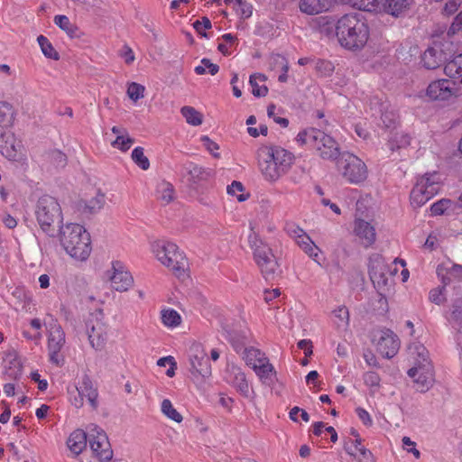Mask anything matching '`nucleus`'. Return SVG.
I'll use <instances>...</instances> for the list:
<instances>
[{
    "instance_id": "16",
    "label": "nucleus",
    "mask_w": 462,
    "mask_h": 462,
    "mask_svg": "<svg viewBox=\"0 0 462 462\" xmlns=\"http://www.w3.org/2000/svg\"><path fill=\"white\" fill-rule=\"evenodd\" d=\"M400 348V340L396 334L390 329H384L380 332V337L376 342L377 351L385 358L393 357Z\"/></svg>"
},
{
    "instance_id": "63",
    "label": "nucleus",
    "mask_w": 462,
    "mask_h": 462,
    "mask_svg": "<svg viewBox=\"0 0 462 462\" xmlns=\"http://www.w3.org/2000/svg\"><path fill=\"white\" fill-rule=\"evenodd\" d=\"M381 119L386 128H391L395 125L397 116L393 112L386 111L382 114Z\"/></svg>"
},
{
    "instance_id": "14",
    "label": "nucleus",
    "mask_w": 462,
    "mask_h": 462,
    "mask_svg": "<svg viewBox=\"0 0 462 462\" xmlns=\"http://www.w3.org/2000/svg\"><path fill=\"white\" fill-rule=\"evenodd\" d=\"M408 375L413 378L417 385V390L425 393L430 390L434 383V369L431 363H423L415 365L408 371Z\"/></svg>"
},
{
    "instance_id": "43",
    "label": "nucleus",
    "mask_w": 462,
    "mask_h": 462,
    "mask_svg": "<svg viewBox=\"0 0 462 462\" xmlns=\"http://www.w3.org/2000/svg\"><path fill=\"white\" fill-rule=\"evenodd\" d=\"M314 69L320 77H328L334 71V65L332 62L326 60H314Z\"/></svg>"
},
{
    "instance_id": "40",
    "label": "nucleus",
    "mask_w": 462,
    "mask_h": 462,
    "mask_svg": "<svg viewBox=\"0 0 462 462\" xmlns=\"http://www.w3.org/2000/svg\"><path fill=\"white\" fill-rule=\"evenodd\" d=\"M411 137L402 133H395L388 142V147L392 152L396 149L407 147L410 144Z\"/></svg>"
},
{
    "instance_id": "12",
    "label": "nucleus",
    "mask_w": 462,
    "mask_h": 462,
    "mask_svg": "<svg viewBox=\"0 0 462 462\" xmlns=\"http://www.w3.org/2000/svg\"><path fill=\"white\" fill-rule=\"evenodd\" d=\"M65 344V333L60 324L54 323L50 327L48 337V350L50 361L58 366H61L64 359L60 356V352Z\"/></svg>"
},
{
    "instance_id": "26",
    "label": "nucleus",
    "mask_w": 462,
    "mask_h": 462,
    "mask_svg": "<svg viewBox=\"0 0 462 462\" xmlns=\"http://www.w3.org/2000/svg\"><path fill=\"white\" fill-rule=\"evenodd\" d=\"M105 203L106 195L100 190H97L96 196L89 200L81 199L79 201L78 207L83 213L95 214L103 208Z\"/></svg>"
},
{
    "instance_id": "8",
    "label": "nucleus",
    "mask_w": 462,
    "mask_h": 462,
    "mask_svg": "<svg viewBox=\"0 0 462 462\" xmlns=\"http://www.w3.org/2000/svg\"><path fill=\"white\" fill-rule=\"evenodd\" d=\"M441 188L440 175L434 171L426 173L417 179L411 191V201L415 207H421L439 193Z\"/></svg>"
},
{
    "instance_id": "37",
    "label": "nucleus",
    "mask_w": 462,
    "mask_h": 462,
    "mask_svg": "<svg viewBox=\"0 0 462 462\" xmlns=\"http://www.w3.org/2000/svg\"><path fill=\"white\" fill-rule=\"evenodd\" d=\"M158 199L164 204H169L174 199V188L170 182H162L157 189Z\"/></svg>"
},
{
    "instance_id": "32",
    "label": "nucleus",
    "mask_w": 462,
    "mask_h": 462,
    "mask_svg": "<svg viewBox=\"0 0 462 462\" xmlns=\"http://www.w3.org/2000/svg\"><path fill=\"white\" fill-rule=\"evenodd\" d=\"M266 77L263 74L256 73L250 76L249 83L252 87V93L254 97H265L268 93V88L265 85H259V82H264Z\"/></svg>"
},
{
    "instance_id": "56",
    "label": "nucleus",
    "mask_w": 462,
    "mask_h": 462,
    "mask_svg": "<svg viewBox=\"0 0 462 462\" xmlns=\"http://www.w3.org/2000/svg\"><path fill=\"white\" fill-rule=\"evenodd\" d=\"M459 32H462V10L456 15L452 23L448 29V36H452Z\"/></svg>"
},
{
    "instance_id": "61",
    "label": "nucleus",
    "mask_w": 462,
    "mask_h": 462,
    "mask_svg": "<svg viewBox=\"0 0 462 462\" xmlns=\"http://www.w3.org/2000/svg\"><path fill=\"white\" fill-rule=\"evenodd\" d=\"M415 350H416L417 356L419 357L416 360L415 365H422L423 363H430V361L429 360V352L422 345L416 346Z\"/></svg>"
},
{
    "instance_id": "41",
    "label": "nucleus",
    "mask_w": 462,
    "mask_h": 462,
    "mask_svg": "<svg viewBox=\"0 0 462 462\" xmlns=\"http://www.w3.org/2000/svg\"><path fill=\"white\" fill-rule=\"evenodd\" d=\"M356 5L360 10L370 13H383V0H358Z\"/></svg>"
},
{
    "instance_id": "2",
    "label": "nucleus",
    "mask_w": 462,
    "mask_h": 462,
    "mask_svg": "<svg viewBox=\"0 0 462 462\" xmlns=\"http://www.w3.org/2000/svg\"><path fill=\"white\" fill-rule=\"evenodd\" d=\"M336 36L342 47L350 51L363 49L369 39V26L360 13L342 15L335 24Z\"/></svg>"
},
{
    "instance_id": "64",
    "label": "nucleus",
    "mask_w": 462,
    "mask_h": 462,
    "mask_svg": "<svg viewBox=\"0 0 462 462\" xmlns=\"http://www.w3.org/2000/svg\"><path fill=\"white\" fill-rule=\"evenodd\" d=\"M402 444L408 452L412 453L416 458H420V452L415 448V442L409 437L402 438Z\"/></svg>"
},
{
    "instance_id": "5",
    "label": "nucleus",
    "mask_w": 462,
    "mask_h": 462,
    "mask_svg": "<svg viewBox=\"0 0 462 462\" xmlns=\"http://www.w3.org/2000/svg\"><path fill=\"white\" fill-rule=\"evenodd\" d=\"M35 216L41 229L49 236H56V226L62 222L61 208L56 199L44 195L37 202Z\"/></svg>"
},
{
    "instance_id": "57",
    "label": "nucleus",
    "mask_w": 462,
    "mask_h": 462,
    "mask_svg": "<svg viewBox=\"0 0 462 462\" xmlns=\"http://www.w3.org/2000/svg\"><path fill=\"white\" fill-rule=\"evenodd\" d=\"M284 230L286 231L288 236L294 241L300 238V236L305 233V231L301 227H300L298 225L294 223L286 224Z\"/></svg>"
},
{
    "instance_id": "62",
    "label": "nucleus",
    "mask_w": 462,
    "mask_h": 462,
    "mask_svg": "<svg viewBox=\"0 0 462 462\" xmlns=\"http://www.w3.org/2000/svg\"><path fill=\"white\" fill-rule=\"evenodd\" d=\"M359 457H356L357 462H374L372 452L365 447L358 448Z\"/></svg>"
},
{
    "instance_id": "49",
    "label": "nucleus",
    "mask_w": 462,
    "mask_h": 462,
    "mask_svg": "<svg viewBox=\"0 0 462 462\" xmlns=\"http://www.w3.org/2000/svg\"><path fill=\"white\" fill-rule=\"evenodd\" d=\"M144 90H145V88L143 85L135 83V82H132L128 86L127 95L130 99H132L133 101L135 102V101L139 100L140 98L143 97Z\"/></svg>"
},
{
    "instance_id": "59",
    "label": "nucleus",
    "mask_w": 462,
    "mask_h": 462,
    "mask_svg": "<svg viewBox=\"0 0 462 462\" xmlns=\"http://www.w3.org/2000/svg\"><path fill=\"white\" fill-rule=\"evenodd\" d=\"M380 376L375 372H366L364 374V382L367 386L370 387H378L380 384Z\"/></svg>"
},
{
    "instance_id": "29",
    "label": "nucleus",
    "mask_w": 462,
    "mask_h": 462,
    "mask_svg": "<svg viewBox=\"0 0 462 462\" xmlns=\"http://www.w3.org/2000/svg\"><path fill=\"white\" fill-rule=\"evenodd\" d=\"M14 109L7 102H0V132L8 130L14 122Z\"/></svg>"
},
{
    "instance_id": "60",
    "label": "nucleus",
    "mask_w": 462,
    "mask_h": 462,
    "mask_svg": "<svg viewBox=\"0 0 462 462\" xmlns=\"http://www.w3.org/2000/svg\"><path fill=\"white\" fill-rule=\"evenodd\" d=\"M203 145L205 146V148L212 153V155L216 158H217L219 156L218 153H216L214 152L215 151H217L219 149V146L217 143H215L214 141H212L208 136L207 135H203L201 138H200Z\"/></svg>"
},
{
    "instance_id": "34",
    "label": "nucleus",
    "mask_w": 462,
    "mask_h": 462,
    "mask_svg": "<svg viewBox=\"0 0 462 462\" xmlns=\"http://www.w3.org/2000/svg\"><path fill=\"white\" fill-rule=\"evenodd\" d=\"M245 359L248 365L252 366L254 369V365H261L263 362V359H268L264 353L261 352L259 349L251 347L245 349Z\"/></svg>"
},
{
    "instance_id": "18",
    "label": "nucleus",
    "mask_w": 462,
    "mask_h": 462,
    "mask_svg": "<svg viewBox=\"0 0 462 462\" xmlns=\"http://www.w3.org/2000/svg\"><path fill=\"white\" fill-rule=\"evenodd\" d=\"M87 333L92 347L101 350L107 338V328L97 319H90L87 322Z\"/></svg>"
},
{
    "instance_id": "54",
    "label": "nucleus",
    "mask_w": 462,
    "mask_h": 462,
    "mask_svg": "<svg viewBox=\"0 0 462 462\" xmlns=\"http://www.w3.org/2000/svg\"><path fill=\"white\" fill-rule=\"evenodd\" d=\"M451 201L449 199H440L430 207L431 214L434 216L442 215L449 207Z\"/></svg>"
},
{
    "instance_id": "45",
    "label": "nucleus",
    "mask_w": 462,
    "mask_h": 462,
    "mask_svg": "<svg viewBox=\"0 0 462 462\" xmlns=\"http://www.w3.org/2000/svg\"><path fill=\"white\" fill-rule=\"evenodd\" d=\"M132 159L142 170H148L150 162L148 158L144 155L143 148L135 147L132 152Z\"/></svg>"
},
{
    "instance_id": "53",
    "label": "nucleus",
    "mask_w": 462,
    "mask_h": 462,
    "mask_svg": "<svg viewBox=\"0 0 462 462\" xmlns=\"http://www.w3.org/2000/svg\"><path fill=\"white\" fill-rule=\"evenodd\" d=\"M194 29L197 31L199 34H200L202 37L208 38V34L204 32L206 29H210L212 27L210 20L204 16L202 19L197 20L193 23Z\"/></svg>"
},
{
    "instance_id": "28",
    "label": "nucleus",
    "mask_w": 462,
    "mask_h": 462,
    "mask_svg": "<svg viewBox=\"0 0 462 462\" xmlns=\"http://www.w3.org/2000/svg\"><path fill=\"white\" fill-rule=\"evenodd\" d=\"M295 242L305 254L319 263L320 249L315 245L306 232L300 236V238L295 240Z\"/></svg>"
},
{
    "instance_id": "11",
    "label": "nucleus",
    "mask_w": 462,
    "mask_h": 462,
    "mask_svg": "<svg viewBox=\"0 0 462 462\" xmlns=\"http://www.w3.org/2000/svg\"><path fill=\"white\" fill-rule=\"evenodd\" d=\"M389 269L383 259L375 255L369 261V276L380 295L385 294L390 290L391 280L388 277Z\"/></svg>"
},
{
    "instance_id": "58",
    "label": "nucleus",
    "mask_w": 462,
    "mask_h": 462,
    "mask_svg": "<svg viewBox=\"0 0 462 462\" xmlns=\"http://www.w3.org/2000/svg\"><path fill=\"white\" fill-rule=\"evenodd\" d=\"M275 109L276 106L273 104H271L267 107V114L270 118H273L275 123L280 125L282 127H287L289 125V120L284 117H280L278 116H275Z\"/></svg>"
},
{
    "instance_id": "47",
    "label": "nucleus",
    "mask_w": 462,
    "mask_h": 462,
    "mask_svg": "<svg viewBox=\"0 0 462 462\" xmlns=\"http://www.w3.org/2000/svg\"><path fill=\"white\" fill-rule=\"evenodd\" d=\"M134 143V140L131 138L127 132L124 134H119L114 142L112 146L120 149L123 152H126L130 149L131 145Z\"/></svg>"
},
{
    "instance_id": "24",
    "label": "nucleus",
    "mask_w": 462,
    "mask_h": 462,
    "mask_svg": "<svg viewBox=\"0 0 462 462\" xmlns=\"http://www.w3.org/2000/svg\"><path fill=\"white\" fill-rule=\"evenodd\" d=\"M412 3L413 0H383V13L395 18L402 17Z\"/></svg>"
},
{
    "instance_id": "6",
    "label": "nucleus",
    "mask_w": 462,
    "mask_h": 462,
    "mask_svg": "<svg viewBox=\"0 0 462 462\" xmlns=\"http://www.w3.org/2000/svg\"><path fill=\"white\" fill-rule=\"evenodd\" d=\"M152 252L158 261L170 268L176 276L180 277L185 273L188 260L175 244L165 240L156 241L152 244Z\"/></svg>"
},
{
    "instance_id": "55",
    "label": "nucleus",
    "mask_w": 462,
    "mask_h": 462,
    "mask_svg": "<svg viewBox=\"0 0 462 462\" xmlns=\"http://www.w3.org/2000/svg\"><path fill=\"white\" fill-rule=\"evenodd\" d=\"M334 315L339 319L337 326H346L349 321V312L346 307L340 306L333 311Z\"/></svg>"
},
{
    "instance_id": "50",
    "label": "nucleus",
    "mask_w": 462,
    "mask_h": 462,
    "mask_svg": "<svg viewBox=\"0 0 462 462\" xmlns=\"http://www.w3.org/2000/svg\"><path fill=\"white\" fill-rule=\"evenodd\" d=\"M244 190V186L240 181L234 180L231 185L227 186V193L232 196H236L238 201L242 202L247 199L248 195L238 194Z\"/></svg>"
},
{
    "instance_id": "46",
    "label": "nucleus",
    "mask_w": 462,
    "mask_h": 462,
    "mask_svg": "<svg viewBox=\"0 0 462 462\" xmlns=\"http://www.w3.org/2000/svg\"><path fill=\"white\" fill-rule=\"evenodd\" d=\"M442 270L438 268V275L442 276V282L444 285L448 284L452 278L461 279L462 278V265L454 264L448 272L447 275L441 274Z\"/></svg>"
},
{
    "instance_id": "7",
    "label": "nucleus",
    "mask_w": 462,
    "mask_h": 462,
    "mask_svg": "<svg viewBox=\"0 0 462 462\" xmlns=\"http://www.w3.org/2000/svg\"><path fill=\"white\" fill-rule=\"evenodd\" d=\"M249 245L254 251V258L266 281L273 280L279 273V264L272 249L255 233L249 236Z\"/></svg>"
},
{
    "instance_id": "33",
    "label": "nucleus",
    "mask_w": 462,
    "mask_h": 462,
    "mask_svg": "<svg viewBox=\"0 0 462 462\" xmlns=\"http://www.w3.org/2000/svg\"><path fill=\"white\" fill-rule=\"evenodd\" d=\"M254 371L264 383L272 381L273 377L276 374L274 367L269 362V359H263V362L261 363V365H254Z\"/></svg>"
},
{
    "instance_id": "30",
    "label": "nucleus",
    "mask_w": 462,
    "mask_h": 462,
    "mask_svg": "<svg viewBox=\"0 0 462 462\" xmlns=\"http://www.w3.org/2000/svg\"><path fill=\"white\" fill-rule=\"evenodd\" d=\"M232 379L231 383L233 386L242 394L244 397H249V385L245 377V373H243L238 368H232Z\"/></svg>"
},
{
    "instance_id": "51",
    "label": "nucleus",
    "mask_w": 462,
    "mask_h": 462,
    "mask_svg": "<svg viewBox=\"0 0 462 462\" xmlns=\"http://www.w3.org/2000/svg\"><path fill=\"white\" fill-rule=\"evenodd\" d=\"M460 8L462 9V0H447L443 6L442 13L445 15L450 16L457 13Z\"/></svg>"
},
{
    "instance_id": "39",
    "label": "nucleus",
    "mask_w": 462,
    "mask_h": 462,
    "mask_svg": "<svg viewBox=\"0 0 462 462\" xmlns=\"http://www.w3.org/2000/svg\"><path fill=\"white\" fill-rule=\"evenodd\" d=\"M187 123L198 126L202 124V115L192 106H183L180 110Z\"/></svg>"
},
{
    "instance_id": "10",
    "label": "nucleus",
    "mask_w": 462,
    "mask_h": 462,
    "mask_svg": "<svg viewBox=\"0 0 462 462\" xmlns=\"http://www.w3.org/2000/svg\"><path fill=\"white\" fill-rule=\"evenodd\" d=\"M88 442L91 450L100 461H108L113 457V451L105 431L95 424L88 428Z\"/></svg>"
},
{
    "instance_id": "35",
    "label": "nucleus",
    "mask_w": 462,
    "mask_h": 462,
    "mask_svg": "<svg viewBox=\"0 0 462 462\" xmlns=\"http://www.w3.org/2000/svg\"><path fill=\"white\" fill-rule=\"evenodd\" d=\"M48 162L56 168H64L67 165V155L60 150H51L45 153Z\"/></svg>"
},
{
    "instance_id": "17",
    "label": "nucleus",
    "mask_w": 462,
    "mask_h": 462,
    "mask_svg": "<svg viewBox=\"0 0 462 462\" xmlns=\"http://www.w3.org/2000/svg\"><path fill=\"white\" fill-rule=\"evenodd\" d=\"M23 145L9 130L0 132V152L8 160L16 161L22 153Z\"/></svg>"
},
{
    "instance_id": "13",
    "label": "nucleus",
    "mask_w": 462,
    "mask_h": 462,
    "mask_svg": "<svg viewBox=\"0 0 462 462\" xmlns=\"http://www.w3.org/2000/svg\"><path fill=\"white\" fill-rule=\"evenodd\" d=\"M190 372L195 378H208L211 375V365L206 352L199 345L193 346L189 350Z\"/></svg>"
},
{
    "instance_id": "25",
    "label": "nucleus",
    "mask_w": 462,
    "mask_h": 462,
    "mask_svg": "<svg viewBox=\"0 0 462 462\" xmlns=\"http://www.w3.org/2000/svg\"><path fill=\"white\" fill-rule=\"evenodd\" d=\"M88 441V432L86 433L83 430H74L67 440L68 448L75 456L79 455L87 446Z\"/></svg>"
},
{
    "instance_id": "4",
    "label": "nucleus",
    "mask_w": 462,
    "mask_h": 462,
    "mask_svg": "<svg viewBox=\"0 0 462 462\" xmlns=\"http://www.w3.org/2000/svg\"><path fill=\"white\" fill-rule=\"evenodd\" d=\"M296 142L300 145H308L315 149L324 160H337L342 154L334 138L317 128H309L300 132L296 136Z\"/></svg>"
},
{
    "instance_id": "9",
    "label": "nucleus",
    "mask_w": 462,
    "mask_h": 462,
    "mask_svg": "<svg viewBox=\"0 0 462 462\" xmlns=\"http://www.w3.org/2000/svg\"><path fill=\"white\" fill-rule=\"evenodd\" d=\"M337 168L342 177L349 183L359 184L365 181L368 175L365 163L350 152H343L337 160Z\"/></svg>"
},
{
    "instance_id": "48",
    "label": "nucleus",
    "mask_w": 462,
    "mask_h": 462,
    "mask_svg": "<svg viewBox=\"0 0 462 462\" xmlns=\"http://www.w3.org/2000/svg\"><path fill=\"white\" fill-rule=\"evenodd\" d=\"M235 9L241 18H249L252 15V5L245 0H236Z\"/></svg>"
},
{
    "instance_id": "21",
    "label": "nucleus",
    "mask_w": 462,
    "mask_h": 462,
    "mask_svg": "<svg viewBox=\"0 0 462 462\" xmlns=\"http://www.w3.org/2000/svg\"><path fill=\"white\" fill-rule=\"evenodd\" d=\"M354 233L359 243L365 247H369L375 242L376 232L374 226L364 219L357 218L355 220Z\"/></svg>"
},
{
    "instance_id": "42",
    "label": "nucleus",
    "mask_w": 462,
    "mask_h": 462,
    "mask_svg": "<svg viewBox=\"0 0 462 462\" xmlns=\"http://www.w3.org/2000/svg\"><path fill=\"white\" fill-rule=\"evenodd\" d=\"M181 318L180 314L171 309L162 311V321L167 327H177L180 324Z\"/></svg>"
},
{
    "instance_id": "20",
    "label": "nucleus",
    "mask_w": 462,
    "mask_h": 462,
    "mask_svg": "<svg viewBox=\"0 0 462 462\" xmlns=\"http://www.w3.org/2000/svg\"><path fill=\"white\" fill-rule=\"evenodd\" d=\"M73 393L80 394L83 398H87L89 405L93 410L97 409V389L94 386L90 377L88 374H84L82 376L81 381L77 385H75Z\"/></svg>"
},
{
    "instance_id": "15",
    "label": "nucleus",
    "mask_w": 462,
    "mask_h": 462,
    "mask_svg": "<svg viewBox=\"0 0 462 462\" xmlns=\"http://www.w3.org/2000/svg\"><path fill=\"white\" fill-rule=\"evenodd\" d=\"M111 286L117 291H126L134 283L131 273L125 270L123 263L115 261L112 263L111 274L109 276Z\"/></svg>"
},
{
    "instance_id": "22",
    "label": "nucleus",
    "mask_w": 462,
    "mask_h": 462,
    "mask_svg": "<svg viewBox=\"0 0 462 462\" xmlns=\"http://www.w3.org/2000/svg\"><path fill=\"white\" fill-rule=\"evenodd\" d=\"M183 171L189 176V180L195 184L206 181L213 175L211 169L204 168L191 162L183 165Z\"/></svg>"
},
{
    "instance_id": "31",
    "label": "nucleus",
    "mask_w": 462,
    "mask_h": 462,
    "mask_svg": "<svg viewBox=\"0 0 462 462\" xmlns=\"http://www.w3.org/2000/svg\"><path fill=\"white\" fill-rule=\"evenodd\" d=\"M444 71L449 78L459 79L462 83V54L448 61L445 65Z\"/></svg>"
},
{
    "instance_id": "19",
    "label": "nucleus",
    "mask_w": 462,
    "mask_h": 462,
    "mask_svg": "<svg viewBox=\"0 0 462 462\" xmlns=\"http://www.w3.org/2000/svg\"><path fill=\"white\" fill-rule=\"evenodd\" d=\"M453 86L448 79L435 80L428 86L427 96L432 100H448L453 95Z\"/></svg>"
},
{
    "instance_id": "52",
    "label": "nucleus",
    "mask_w": 462,
    "mask_h": 462,
    "mask_svg": "<svg viewBox=\"0 0 462 462\" xmlns=\"http://www.w3.org/2000/svg\"><path fill=\"white\" fill-rule=\"evenodd\" d=\"M22 365L15 357L10 361V366L6 370V374L10 378L18 379L22 375Z\"/></svg>"
},
{
    "instance_id": "1",
    "label": "nucleus",
    "mask_w": 462,
    "mask_h": 462,
    "mask_svg": "<svg viewBox=\"0 0 462 462\" xmlns=\"http://www.w3.org/2000/svg\"><path fill=\"white\" fill-rule=\"evenodd\" d=\"M294 161L292 152L278 145H264L257 150L258 169L270 183L276 182L287 174Z\"/></svg>"
},
{
    "instance_id": "27",
    "label": "nucleus",
    "mask_w": 462,
    "mask_h": 462,
    "mask_svg": "<svg viewBox=\"0 0 462 462\" xmlns=\"http://www.w3.org/2000/svg\"><path fill=\"white\" fill-rule=\"evenodd\" d=\"M331 6V0H300V10L307 14H318L325 12Z\"/></svg>"
},
{
    "instance_id": "23",
    "label": "nucleus",
    "mask_w": 462,
    "mask_h": 462,
    "mask_svg": "<svg viewBox=\"0 0 462 462\" xmlns=\"http://www.w3.org/2000/svg\"><path fill=\"white\" fill-rule=\"evenodd\" d=\"M445 60L446 54L439 47H429L421 57V62L428 69L439 68Z\"/></svg>"
},
{
    "instance_id": "36",
    "label": "nucleus",
    "mask_w": 462,
    "mask_h": 462,
    "mask_svg": "<svg viewBox=\"0 0 462 462\" xmlns=\"http://www.w3.org/2000/svg\"><path fill=\"white\" fill-rule=\"evenodd\" d=\"M350 434L355 437V440H352L350 439L345 440L344 449L349 456L356 457V454L355 453L353 447L355 448L356 450H358V448L364 447L362 445L363 439L359 436L357 430L354 428L350 430Z\"/></svg>"
},
{
    "instance_id": "38",
    "label": "nucleus",
    "mask_w": 462,
    "mask_h": 462,
    "mask_svg": "<svg viewBox=\"0 0 462 462\" xmlns=\"http://www.w3.org/2000/svg\"><path fill=\"white\" fill-rule=\"evenodd\" d=\"M37 42L45 57L54 60H58L60 59L58 51L54 49L47 37L40 35L37 38Z\"/></svg>"
},
{
    "instance_id": "3",
    "label": "nucleus",
    "mask_w": 462,
    "mask_h": 462,
    "mask_svg": "<svg viewBox=\"0 0 462 462\" xmlns=\"http://www.w3.org/2000/svg\"><path fill=\"white\" fill-rule=\"evenodd\" d=\"M59 231L60 244L72 258L84 261L89 256L90 236L82 226L69 223L60 227Z\"/></svg>"
},
{
    "instance_id": "44",
    "label": "nucleus",
    "mask_w": 462,
    "mask_h": 462,
    "mask_svg": "<svg viewBox=\"0 0 462 462\" xmlns=\"http://www.w3.org/2000/svg\"><path fill=\"white\" fill-rule=\"evenodd\" d=\"M162 411L164 415L176 422L182 421V416L177 411V410L172 406L171 402L168 399L162 401Z\"/></svg>"
}]
</instances>
